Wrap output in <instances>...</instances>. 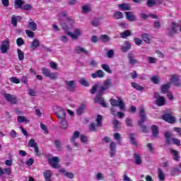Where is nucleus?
Listing matches in <instances>:
<instances>
[{"label":"nucleus","instance_id":"obj_1","mask_svg":"<svg viewBox=\"0 0 181 181\" xmlns=\"http://www.w3.org/2000/svg\"><path fill=\"white\" fill-rule=\"evenodd\" d=\"M61 26L62 27L63 30H65L67 33L68 36H70L74 40H76V39H78L79 36H81V30L78 28H76L74 30V33H70L69 31V27L66 25L65 23H61Z\"/></svg>","mask_w":181,"mask_h":181},{"label":"nucleus","instance_id":"obj_2","mask_svg":"<svg viewBox=\"0 0 181 181\" xmlns=\"http://www.w3.org/2000/svg\"><path fill=\"white\" fill-rule=\"evenodd\" d=\"M95 122L97 124L93 122L89 125V131H90V132H97L98 128L103 127V116L98 115Z\"/></svg>","mask_w":181,"mask_h":181},{"label":"nucleus","instance_id":"obj_3","mask_svg":"<svg viewBox=\"0 0 181 181\" xmlns=\"http://www.w3.org/2000/svg\"><path fill=\"white\" fill-rule=\"evenodd\" d=\"M165 138V142L168 145H172V142L174 145H177V146H180V140L176 138H172V134L169 132H166L164 134Z\"/></svg>","mask_w":181,"mask_h":181},{"label":"nucleus","instance_id":"obj_4","mask_svg":"<svg viewBox=\"0 0 181 181\" xmlns=\"http://www.w3.org/2000/svg\"><path fill=\"white\" fill-rule=\"evenodd\" d=\"M60 157L54 156L52 158H48V163L50 165L52 168L54 169H60L62 165H60Z\"/></svg>","mask_w":181,"mask_h":181},{"label":"nucleus","instance_id":"obj_5","mask_svg":"<svg viewBox=\"0 0 181 181\" xmlns=\"http://www.w3.org/2000/svg\"><path fill=\"white\" fill-rule=\"evenodd\" d=\"M110 87H112V81L110 78L106 79L103 82V86H100V88L98 89L99 95H103L104 92L107 91L108 88H110Z\"/></svg>","mask_w":181,"mask_h":181},{"label":"nucleus","instance_id":"obj_6","mask_svg":"<svg viewBox=\"0 0 181 181\" xmlns=\"http://www.w3.org/2000/svg\"><path fill=\"white\" fill-rule=\"evenodd\" d=\"M112 107H119L122 111H125V104L121 98H118V101L115 99H110Z\"/></svg>","mask_w":181,"mask_h":181},{"label":"nucleus","instance_id":"obj_7","mask_svg":"<svg viewBox=\"0 0 181 181\" xmlns=\"http://www.w3.org/2000/svg\"><path fill=\"white\" fill-rule=\"evenodd\" d=\"M154 98H156L154 104L158 107H163V105L166 104V99L163 96H160L158 92L154 93Z\"/></svg>","mask_w":181,"mask_h":181},{"label":"nucleus","instance_id":"obj_8","mask_svg":"<svg viewBox=\"0 0 181 181\" xmlns=\"http://www.w3.org/2000/svg\"><path fill=\"white\" fill-rule=\"evenodd\" d=\"M12 174V168H2L0 167V179L3 181H6V177L4 175H7L8 176H11Z\"/></svg>","mask_w":181,"mask_h":181},{"label":"nucleus","instance_id":"obj_9","mask_svg":"<svg viewBox=\"0 0 181 181\" xmlns=\"http://www.w3.org/2000/svg\"><path fill=\"white\" fill-rule=\"evenodd\" d=\"M64 83L66 86V90H68V91H70L71 93H74V91H76V88L77 87L76 81H65Z\"/></svg>","mask_w":181,"mask_h":181},{"label":"nucleus","instance_id":"obj_10","mask_svg":"<svg viewBox=\"0 0 181 181\" xmlns=\"http://www.w3.org/2000/svg\"><path fill=\"white\" fill-rule=\"evenodd\" d=\"M9 40L6 39L1 42V45L0 46L1 53H2V54L8 53V50H9Z\"/></svg>","mask_w":181,"mask_h":181},{"label":"nucleus","instance_id":"obj_11","mask_svg":"<svg viewBox=\"0 0 181 181\" xmlns=\"http://www.w3.org/2000/svg\"><path fill=\"white\" fill-rule=\"evenodd\" d=\"M179 23L175 22L171 23V29L169 30L168 36L173 37L174 35L177 33V29L179 28Z\"/></svg>","mask_w":181,"mask_h":181},{"label":"nucleus","instance_id":"obj_12","mask_svg":"<svg viewBox=\"0 0 181 181\" xmlns=\"http://www.w3.org/2000/svg\"><path fill=\"white\" fill-rule=\"evenodd\" d=\"M103 95H100V90H98V95L94 98L95 103H99L102 107H107V103L104 101V98L101 97Z\"/></svg>","mask_w":181,"mask_h":181},{"label":"nucleus","instance_id":"obj_13","mask_svg":"<svg viewBox=\"0 0 181 181\" xmlns=\"http://www.w3.org/2000/svg\"><path fill=\"white\" fill-rule=\"evenodd\" d=\"M4 97L6 101L11 103V104H16L18 100L15 95L8 93H4Z\"/></svg>","mask_w":181,"mask_h":181},{"label":"nucleus","instance_id":"obj_14","mask_svg":"<svg viewBox=\"0 0 181 181\" xmlns=\"http://www.w3.org/2000/svg\"><path fill=\"white\" fill-rule=\"evenodd\" d=\"M110 158H114L115 155L117 154V144H115V142L112 141L110 144V151H109Z\"/></svg>","mask_w":181,"mask_h":181},{"label":"nucleus","instance_id":"obj_15","mask_svg":"<svg viewBox=\"0 0 181 181\" xmlns=\"http://www.w3.org/2000/svg\"><path fill=\"white\" fill-rule=\"evenodd\" d=\"M162 118L164 121H166V122H169L170 124H175V122H176V119H175V117L172 116L170 114L163 115Z\"/></svg>","mask_w":181,"mask_h":181},{"label":"nucleus","instance_id":"obj_16","mask_svg":"<svg viewBox=\"0 0 181 181\" xmlns=\"http://www.w3.org/2000/svg\"><path fill=\"white\" fill-rule=\"evenodd\" d=\"M170 81L175 84L176 87H180V78L179 75L173 74L171 75Z\"/></svg>","mask_w":181,"mask_h":181},{"label":"nucleus","instance_id":"obj_17","mask_svg":"<svg viewBox=\"0 0 181 181\" xmlns=\"http://www.w3.org/2000/svg\"><path fill=\"white\" fill-rule=\"evenodd\" d=\"M139 117L140 120L138 122V124H144L146 121V114L145 113V109L141 108L139 110Z\"/></svg>","mask_w":181,"mask_h":181},{"label":"nucleus","instance_id":"obj_18","mask_svg":"<svg viewBox=\"0 0 181 181\" xmlns=\"http://www.w3.org/2000/svg\"><path fill=\"white\" fill-rule=\"evenodd\" d=\"M55 115H57L59 121L62 119H66V112L64 110L59 108L57 112H56Z\"/></svg>","mask_w":181,"mask_h":181},{"label":"nucleus","instance_id":"obj_19","mask_svg":"<svg viewBox=\"0 0 181 181\" xmlns=\"http://www.w3.org/2000/svg\"><path fill=\"white\" fill-rule=\"evenodd\" d=\"M126 18L127 21H129V22H135L136 21V16L134 14V13L131 11H127L124 13Z\"/></svg>","mask_w":181,"mask_h":181},{"label":"nucleus","instance_id":"obj_20","mask_svg":"<svg viewBox=\"0 0 181 181\" xmlns=\"http://www.w3.org/2000/svg\"><path fill=\"white\" fill-rule=\"evenodd\" d=\"M46 77H49L50 80H57V78H59V76H57V73L52 72L50 71V70L46 71Z\"/></svg>","mask_w":181,"mask_h":181},{"label":"nucleus","instance_id":"obj_21","mask_svg":"<svg viewBox=\"0 0 181 181\" xmlns=\"http://www.w3.org/2000/svg\"><path fill=\"white\" fill-rule=\"evenodd\" d=\"M127 57L129 59V63L132 66H134V64H136V63H138V60L135 59V55L134 54V53H129Z\"/></svg>","mask_w":181,"mask_h":181},{"label":"nucleus","instance_id":"obj_22","mask_svg":"<svg viewBox=\"0 0 181 181\" xmlns=\"http://www.w3.org/2000/svg\"><path fill=\"white\" fill-rule=\"evenodd\" d=\"M170 152L171 155H173V158L176 162H179L180 160V156H179V151L173 148H170Z\"/></svg>","mask_w":181,"mask_h":181},{"label":"nucleus","instance_id":"obj_23","mask_svg":"<svg viewBox=\"0 0 181 181\" xmlns=\"http://www.w3.org/2000/svg\"><path fill=\"white\" fill-rule=\"evenodd\" d=\"M104 76H105V73L103 71V70H98L95 71V73L91 74L93 78H97V77L99 78H103Z\"/></svg>","mask_w":181,"mask_h":181},{"label":"nucleus","instance_id":"obj_24","mask_svg":"<svg viewBox=\"0 0 181 181\" xmlns=\"http://www.w3.org/2000/svg\"><path fill=\"white\" fill-rule=\"evenodd\" d=\"M151 132L153 138H158L159 136V127L156 125H152Z\"/></svg>","mask_w":181,"mask_h":181},{"label":"nucleus","instance_id":"obj_25","mask_svg":"<svg viewBox=\"0 0 181 181\" xmlns=\"http://www.w3.org/2000/svg\"><path fill=\"white\" fill-rule=\"evenodd\" d=\"M136 134L132 133L129 134L130 144L134 146H138V141H136Z\"/></svg>","mask_w":181,"mask_h":181},{"label":"nucleus","instance_id":"obj_26","mask_svg":"<svg viewBox=\"0 0 181 181\" xmlns=\"http://www.w3.org/2000/svg\"><path fill=\"white\" fill-rule=\"evenodd\" d=\"M74 52L77 54H80L81 53H84V54H88V51H87L84 47L77 46L75 47Z\"/></svg>","mask_w":181,"mask_h":181},{"label":"nucleus","instance_id":"obj_27","mask_svg":"<svg viewBox=\"0 0 181 181\" xmlns=\"http://www.w3.org/2000/svg\"><path fill=\"white\" fill-rule=\"evenodd\" d=\"M171 86H172V83H170V82L163 85L160 88L161 93L163 94L168 93V91H169V88H170Z\"/></svg>","mask_w":181,"mask_h":181},{"label":"nucleus","instance_id":"obj_28","mask_svg":"<svg viewBox=\"0 0 181 181\" xmlns=\"http://www.w3.org/2000/svg\"><path fill=\"white\" fill-rule=\"evenodd\" d=\"M130 49H131V44H130V42H128V41H125L124 45H122L121 50L124 53H127V52H128V50H129Z\"/></svg>","mask_w":181,"mask_h":181},{"label":"nucleus","instance_id":"obj_29","mask_svg":"<svg viewBox=\"0 0 181 181\" xmlns=\"http://www.w3.org/2000/svg\"><path fill=\"white\" fill-rule=\"evenodd\" d=\"M24 5H25V1L22 0H15L14 1L15 9H22Z\"/></svg>","mask_w":181,"mask_h":181},{"label":"nucleus","instance_id":"obj_30","mask_svg":"<svg viewBox=\"0 0 181 181\" xmlns=\"http://www.w3.org/2000/svg\"><path fill=\"white\" fill-rule=\"evenodd\" d=\"M118 8H119L122 11H132V9L131 4H119Z\"/></svg>","mask_w":181,"mask_h":181},{"label":"nucleus","instance_id":"obj_31","mask_svg":"<svg viewBox=\"0 0 181 181\" xmlns=\"http://www.w3.org/2000/svg\"><path fill=\"white\" fill-rule=\"evenodd\" d=\"M119 35L122 39H127V37H129V36L132 35V33L129 30H126L124 32L121 33Z\"/></svg>","mask_w":181,"mask_h":181},{"label":"nucleus","instance_id":"obj_32","mask_svg":"<svg viewBox=\"0 0 181 181\" xmlns=\"http://www.w3.org/2000/svg\"><path fill=\"white\" fill-rule=\"evenodd\" d=\"M21 19H22L21 16H12V17H11V25H13V26H16L18 25V21H21Z\"/></svg>","mask_w":181,"mask_h":181},{"label":"nucleus","instance_id":"obj_33","mask_svg":"<svg viewBox=\"0 0 181 181\" xmlns=\"http://www.w3.org/2000/svg\"><path fill=\"white\" fill-rule=\"evenodd\" d=\"M136 165H142V158L139 154L134 153V154Z\"/></svg>","mask_w":181,"mask_h":181},{"label":"nucleus","instance_id":"obj_34","mask_svg":"<svg viewBox=\"0 0 181 181\" xmlns=\"http://www.w3.org/2000/svg\"><path fill=\"white\" fill-rule=\"evenodd\" d=\"M79 83L81 84V86H84V87L90 86V82H88V81L86 78H81L79 79Z\"/></svg>","mask_w":181,"mask_h":181},{"label":"nucleus","instance_id":"obj_35","mask_svg":"<svg viewBox=\"0 0 181 181\" xmlns=\"http://www.w3.org/2000/svg\"><path fill=\"white\" fill-rule=\"evenodd\" d=\"M100 40H101V42H103V43H107V42H110V40H111V38L110 37V36H108V35H102L100 36Z\"/></svg>","mask_w":181,"mask_h":181},{"label":"nucleus","instance_id":"obj_36","mask_svg":"<svg viewBox=\"0 0 181 181\" xmlns=\"http://www.w3.org/2000/svg\"><path fill=\"white\" fill-rule=\"evenodd\" d=\"M39 40L38 39H34L33 41L31 43V50H35V49H36V47H39Z\"/></svg>","mask_w":181,"mask_h":181},{"label":"nucleus","instance_id":"obj_37","mask_svg":"<svg viewBox=\"0 0 181 181\" xmlns=\"http://www.w3.org/2000/svg\"><path fill=\"white\" fill-rule=\"evenodd\" d=\"M141 37L146 43H151V37L149 36V34L148 33H143L141 35Z\"/></svg>","mask_w":181,"mask_h":181},{"label":"nucleus","instance_id":"obj_38","mask_svg":"<svg viewBox=\"0 0 181 181\" xmlns=\"http://www.w3.org/2000/svg\"><path fill=\"white\" fill-rule=\"evenodd\" d=\"M113 18L114 19H122L124 18V13L121 11H115Z\"/></svg>","mask_w":181,"mask_h":181},{"label":"nucleus","instance_id":"obj_39","mask_svg":"<svg viewBox=\"0 0 181 181\" xmlns=\"http://www.w3.org/2000/svg\"><path fill=\"white\" fill-rule=\"evenodd\" d=\"M28 29H30L31 30L35 32V30H36V29H37V25H36V23L35 22H30L28 23Z\"/></svg>","mask_w":181,"mask_h":181},{"label":"nucleus","instance_id":"obj_40","mask_svg":"<svg viewBox=\"0 0 181 181\" xmlns=\"http://www.w3.org/2000/svg\"><path fill=\"white\" fill-rule=\"evenodd\" d=\"M132 86L133 87V88H135L138 91H142L144 90V88L142 87V86H141L135 82L132 83Z\"/></svg>","mask_w":181,"mask_h":181},{"label":"nucleus","instance_id":"obj_41","mask_svg":"<svg viewBox=\"0 0 181 181\" xmlns=\"http://www.w3.org/2000/svg\"><path fill=\"white\" fill-rule=\"evenodd\" d=\"M17 54H18V60H20V62H22V60H24L25 54L23 53V52H22V50L18 49H17Z\"/></svg>","mask_w":181,"mask_h":181},{"label":"nucleus","instance_id":"obj_42","mask_svg":"<svg viewBox=\"0 0 181 181\" xmlns=\"http://www.w3.org/2000/svg\"><path fill=\"white\" fill-rule=\"evenodd\" d=\"M180 169H179L178 168H173L171 170V175L172 176H177L180 174Z\"/></svg>","mask_w":181,"mask_h":181},{"label":"nucleus","instance_id":"obj_43","mask_svg":"<svg viewBox=\"0 0 181 181\" xmlns=\"http://www.w3.org/2000/svg\"><path fill=\"white\" fill-rule=\"evenodd\" d=\"M84 110H86V106L84 105H81L77 110H76V114L77 115H81L84 112Z\"/></svg>","mask_w":181,"mask_h":181},{"label":"nucleus","instance_id":"obj_44","mask_svg":"<svg viewBox=\"0 0 181 181\" xmlns=\"http://www.w3.org/2000/svg\"><path fill=\"white\" fill-rule=\"evenodd\" d=\"M91 12V7L88 5H85L82 6V13H88Z\"/></svg>","mask_w":181,"mask_h":181},{"label":"nucleus","instance_id":"obj_45","mask_svg":"<svg viewBox=\"0 0 181 181\" xmlns=\"http://www.w3.org/2000/svg\"><path fill=\"white\" fill-rule=\"evenodd\" d=\"M60 121V127L62 129H66L68 124H67V120L66 119H61Z\"/></svg>","mask_w":181,"mask_h":181},{"label":"nucleus","instance_id":"obj_46","mask_svg":"<svg viewBox=\"0 0 181 181\" xmlns=\"http://www.w3.org/2000/svg\"><path fill=\"white\" fill-rule=\"evenodd\" d=\"M158 179L159 180H165V174L160 168H158Z\"/></svg>","mask_w":181,"mask_h":181},{"label":"nucleus","instance_id":"obj_47","mask_svg":"<svg viewBox=\"0 0 181 181\" xmlns=\"http://www.w3.org/2000/svg\"><path fill=\"white\" fill-rule=\"evenodd\" d=\"M18 122H29V119L24 116H18L17 118Z\"/></svg>","mask_w":181,"mask_h":181},{"label":"nucleus","instance_id":"obj_48","mask_svg":"<svg viewBox=\"0 0 181 181\" xmlns=\"http://www.w3.org/2000/svg\"><path fill=\"white\" fill-rule=\"evenodd\" d=\"M28 146H30V148H36V146H37V143L35 141V139H31L28 141Z\"/></svg>","mask_w":181,"mask_h":181},{"label":"nucleus","instance_id":"obj_49","mask_svg":"<svg viewBox=\"0 0 181 181\" xmlns=\"http://www.w3.org/2000/svg\"><path fill=\"white\" fill-rule=\"evenodd\" d=\"M112 124L114 126L115 129H119V128H121V123L117 119H114L112 122Z\"/></svg>","mask_w":181,"mask_h":181},{"label":"nucleus","instance_id":"obj_50","mask_svg":"<svg viewBox=\"0 0 181 181\" xmlns=\"http://www.w3.org/2000/svg\"><path fill=\"white\" fill-rule=\"evenodd\" d=\"M80 136V132L78 131H75L72 138L71 139V142H76V139Z\"/></svg>","mask_w":181,"mask_h":181},{"label":"nucleus","instance_id":"obj_51","mask_svg":"<svg viewBox=\"0 0 181 181\" xmlns=\"http://www.w3.org/2000/svg\"><path fill=\"white\" fill-rule=\"evenodd\" d=\"M90 25H92V26H95V28H97L101 25V23L98 19H93L91 21Z\"/></svg>","mask_w":181,"mask_h":181},{"label":"nucleus","instance_id":"obj_52","mask_svg":"<svg viewBox=\"0 0 181 181\" xmlns=\"http://www.w3.org/2000/svg\"><path fill=\"white\" fill-rule=\"evenodd\" d=\"M146 5L148 8H153L156 5V0H147Z\"/></svg>","mask_w":181,"mask_h":181},{"label":"nucleus","instance_id":"obj_53","mask_svg":"<svg viewBox=\"0 0 181 181\" xmlns=\"http://www.w3.org/2000/svg\"><path fill=\"white\" fill-rule=\"evenodd\" d=\"M102 69H103L105 71H107V73H109L110 74L112 73V71H111V69H110V66L108 64H102Z\"/></svg>","mask_w":181,"mask_h":181},{"label":"nucleus","instance_id":"obj_54","mask_svg":"<svg viewBox=\"0 0 181 181\" xmlns=\"http://www.w3.org/2000/svg\"><path fill=\"white\" fill-rule=\"evenodd\" d=\"M11 83H13V84H19L21 83V80L16 77H11L10 78Z\"/></svg>","mask_w":181,"mask_h":181},{"label":"nucleus","instance_id":"obj_55","mask_svg":"<svg viewBox=\"0 0 181 181\" xmlns=\"http://www.w3.org/2000/svg\"><path fill=\"white\" fill-rule=\"evenodd\" d=\"M52 175H53V173L50 170H47L46 171V180L50 181V177H52Z\"/></svg>","mask_w":181,"mask_h":181},{"label":"nucleus","instance_id":"obj_56","mask_svg":"<svg viewBox=\"0 0 181 181\" xmlns=\"http://www.w3.org/2000/svg\"><path fill=\"white\" fill-rule=\"evenodd\" d=\"M115 139L119 142V144L121 143V134L119 133H115L113 135Z\"/></svg>","mask_w":181,"mask_h":181},{"label":"nucleus","instance_id":"obj_57","mask_svg":"<svg viewBox=\"0 0 181 181\" xmlns=\"http://www.w3.org/2000/svg\"><path fill=\"white\" fill-rule=\"evenodd\" d=\"M139 127L141 128L142 132L146 134L148 132V127L144 123H138Z\"/></svg>","mask_w":181,"mask_h":181},{"label":"nucleus","instance_id":"obj_58","mask_svg":"<svg viewBox=\"0 0 181 181\" xmlns=\"http://www.w3.org/2000/svg\"><path fill=\"white\" fill-rule=\"evenodd\" d=\"M125 123L127 127H134V124H132V119H131L129 117H127L126 119Z\"/></svg>","mask_w":181,"mask_h":181},{"label":"nucleus","instance_id":"obj_59","mask_svg":"<svg viewBox=\"0 0 181 181\" xmlns=\"http://www.w3.org/2000/svg\"><path fill=\"white\" fill-rule=\"evenodd\" d=\"M23 11H30L32 9V5L30 4H24L21 8Z\"/></svg>","mask_w":181,"mask_h":181},{"label":"nucleus","instance_id":"obj_60","mask_svg":"<svg viewBox=\"0 0 181 181\" xmlns=\"http://www.w3.org/2000/svg\"><path fill=\"white\" fill-rule=\"evenodd\" d=\"M16 43L17 46L21 47L23 45H25V41L22 38L19 37L16 40Z\"/></svg>","mask_w":181,"mask_h":181},{"label":"nucleus","instance_id":"obj_61","mask_svg":"<svg viewBox=\"0 0 181 181\" xmlns=\"http://www.w3.org/2000/svg\"><path fill=\"white\" fill-rule=\"evenodd\" d=\"M98 89V84H95L90 89V94H95L97 90Z\"/></svg>","mask_w":181,"mask_h":181},{"label":"nucleus","instance_id":"obj_62","mask_svg":"<svg viewBox=\"0 0 181 181\" xmlns=\"http://www.w3.org/2000/svg\"><path fill=\"white\" fill-rule=\"evenodd\" d=\"M59 39L62 43H67L69 42V37H67L66 35L61 36Z\"/></svg>","mask_w":181,"mask_h":181},{"label":"nucleus","instance_id":"obj_63","mask_svg":"<svg viewBox=\"0 0 181 181\" xmlns=\"http://www.w3.org/2000/svg\"><path fill=\"white\" fill-rule=\"evenodd\" d=\"M64 176H66L69 179H74V173L66 172L65 174H64Z\"/></svg>","mask_w":181,"mask_h":181},{"label":"nucleus","instance_id":"obj_64","mask_svg":"<svg viewBox=\"0 0 181 181\" xmlns=\"http://www.w3.org/2000/svg\"><path fill=\"white\" fill-rule=\"evenodd\" d=\"M49 67H51V69H53V70H57V64L54 62H50Z\"/></svg>","mask_w":181,"mask_h":181}]
</instances>
